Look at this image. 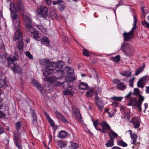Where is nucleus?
Masks as SVG:
<instances>
[{
    "label": "nucleus",
    "instance_id": "nucleus-1",
    "mask_svg": "<svg viewBox=\"0 0 149 149\" xmlns=\"http://www.w3.org/2000/svg\"><path fill=\"white\" fill-rule=\"evenodd\" d=\"M10 10L11 11V16L13 19V24L15 29H16L20 26V21L18 18V16L16 13L19 11H23V6L20 2L16 3H10Z\"/></svg>",
    "mask_w": 149,
    "mask_h": 149
},
{
    "label": "nucleus",
    "instance_id": "nucleus-2",
    "mask_svg": "<svg viewBox=\"0 0 149 149\" xmlns=\"http://www.w3.org/2000/svg\"><path fill=\"white\" fill-rule=\"evenodd\" d=\"M24 19L26 28L33 34V38L35 40L40 41L41 38L38 36V31L33 27L31 17L29 16H24Z\"/></svg>",
    "mask_w": 149,
    "mask_h": 149
},
{
    "label": "nucleus",
    "instance_id": "nucleus-3",
    "mask_svg": "<svg viewBox=\"0 0 149 149\" xmlns=\"http://www.w3.org/2000/svg\"><path fill=\"white\" fill-rule=\"evenodd\" d=\"M21 123L20 121H18L15 123V127L16 131L14 133V140L16 146L19 149H22L21 143L19 142V139L21 137V133L19 132Z\"/></svg>",
    "mask_w": 149,
    "mask_h": 149
},
{
    "label": "nucleus",
    "instance_id": "nucleus-4",
    "mask_svg": "<svg viewBox=\"0 0 149 149\" xmlns=\"http://www.w3.org/2000/svg\"><path fill=\"white\" fill-rule=\"evenodd\" d=\"M134 22L133 24V27L131 30L128 33H126L125 31H124L123 33L124 40L125 41L129 42L131 40L132 38H134V33L136 28L137 19L136 17L134 16Z\"/></svg>",
    "mask_w": 149,
    "mask_h": 149
},
{
    "label": "nucleus",
    "instance_id": "nucleus-5",
    "mask_svg": "<svg viewBox=\"0 0 149 149\" xmlns=\"http://www.w3.org/2000/svg\"><path fill=\"white\" fill-rule=\"evenodd\" d=\"M58 85H61L63 88L62 91L65 95H70L73 96L74 94V89L72 87L69 86V82L68 81H64L61 84L57 82Z\"/></svg>",
    "mask_w": 149,
    "mask_h": 149
},
{
    "label": "nucleus",
    "instance_id": "nucleus-6",
    "mask_svg": "<svg viewBox=\"0 0 149 149\" xmlns=\"http://www.w3.org/2000/svg\"><path fill=\"white\" fill-rule=\"evenodd\" d=\"M125 54L127 56H132L134 52V49L133 46L128 43L124 42L122 45L121 48Z\"/></svg>",
    "mask_w": 149,
    "mask_h": 149
},
{
    "label": "nucleus",
    "instance_id": "nucleus-7",
    "mask_svg": "<svg viewBox=\"0 0 149 149\" xmlns=\"http://www.w3.org/2000/svg\"><path fill=\"white\" fill-rule=\"evenodd\" d=\"M120 110L122 113L121 118L128 121H129L131 117L129 110L125 107L122 106L120 107Z\"/></svg>",
    "mask_w": 149,
    "mask_h": 149
},
{
    "label": "nucleus",
    "instance_id": "nucleus-8",
    "mask_svg": "<svg viewBox=\"0 0 149 149\" xmlns=\"http://www.w3.org/2000/svg\"><path fill=\"white\" fill-rule=\"evenodd\" d=\"M52 67L53 68L54 71L56 70L55 72H61L62 73V71H61L59 68H62L64 65V63L63 61H60L56 62H52L51 64Z\"/></svg>",
    "mask_w": 149,
    "mask_h": 149
},
{
    "label": "nucleus",
    "instance_id": "nucleus-9",
    "mask_svg": "<svg viewBox=\"0 0 149 149\" xmlns=\"http://www.w3.org/2000/svg\"><path fill=\"white\" fill-rule=\"evenodd\" d=\"M48 9L45 6H42L38 8L36 11L38 15H40L42 17L45 18L47 17L49 15L48 13Z\"/></svg>",
    "mask_w": 149,
    "mask_h": 149
},
{
    "label": "nucleus",
    "instance_id": "nucleus-10",
    "mask_svg": "<svg viewBox=\"0 0 149 149\" xmlns=\"http://www.w3.org/2000/svg\"><path fill=\"white\" fill-rule=\"evenodd\" d=\"M95 102L98 110L102 112L104 107V104L102 101L100 99L99 97L96 96L95 98Z\"/></svg>",
    "mask_w": 149,
    "mask_h": 149
},
{
    "label": "nucleus",
    "instance_id": "nucleus-11",
    "mask_svg": "<svg viewBox=\"0 0 149 149\" xmlns=\"http://www.w3.org/2000/svg\"><path fill=\"white\" fill-rule=\"evenodd\" d=\"M72 111L73 113V115L74 116L76 120L78 121H81L82 117L81 115L78 110L74 106L72 107Z\"/></svg>",
    "mask_w": 149,
    "mask_h": 149
},
{
    "label": "nucleus",
    "instance_id": "nucleus-12",
    "mask_svg": "<svg viewBox=\"0 0 149 149\" xmlns=\"http://www.w3.org/2000/svg\"><path fill=\"white\" fill-rule=\"evenodd\" d=\"M140 121V119L138 117H134L129 122L134 125V128L136 129L139 127Z\"/></svg>",
    "mask_w": 149,
    "mask_h": 149
},
{
    "label": "nucleus",
    "instance_id": "nucleus-13",
    "mask_svg": "<svg viewBox=\"0 0 149 149\" xmlns=\"http://www.w3.org/2000/svg\"><path fill=\"white\" fill-rule=\"evenodd\" d=\"M18 53L17 52H15L13 58L9 56L7 58V60L8 62V65L9 66V65L11 63H13V62H14L15 61L18 60Z\"/></svg>",
    "mask_w": 149,
    "mask_h": 149
},
{
    "label": "nucleus",
    "instance_id": "nucleus-14",
    "mask_svg": "<svg viewBox=\"0 0 149 149\" xmlns=\"http://www.w3.org/2000/svg\"><path fill=\"white\" fill-rule=\"evenodd\" d=\"M101 126L102 128V132L104 133H107V130H111L110 126L105 121H103L102 122Z\"/></svg>",
    "mask_w": 149,
    "mask_h": 149
},
{
    "label": "nucleus",
    "instance_id": "nucleus-15",
    "mask_svg": "<svg viewBox=\"0 0 149 149\" xmlns=\"http://www.w3.org/2000/svg\"><path fill=\"white\" fill-rule=\"evenodd\" d=\"M9 67H10L13 71L14 73H20L21 72V68L17 64L15 63H11V64L9 65Z\"/></svg>",
    "mask_w": 149,
    "mask_h": 149
},
{
    "label": "nucleus",
    "instance_id": "nucleus-16",
    "mask_svg": "<svg viewBox=\"0 0 149 149\" xmlns=\"http://www.w3.org/2000/svg\"><path fill=\"white\" fill-rule=\"evenodd\" d=\"M42 71L43 75L45 76H48L55 71L52 66H45V69L43 70Z\"/></svg>",
    "mask_w": 149,
    "mask_h": 149
},
{
    "label": "nucleus",
    "instance_id": "nucleus-17",
    "mask_svg": "<svg viewBox=\"0 0 149 149\" xmlns=\"http://www.w3.org/2000/svg\"><path fill=\"white\" fill-rule=\"evenodd\" d=\"M23 39V38L22 32L19 29H17L15 33L14 37L13 38V40L16 41L17 40H20Z\"/></svg>",
    "mask_w": 149,
    "mask_h": 149
},
{
    "label": "nucleus",
    "instance_id": "nucleus-18",
    "mask_svg": "<svg viewBox=\"0 0 149 149\" xmlns=\"http://www.w3.org/2000/svg\"><path fill=\"white\" fill-rule=\"evenodd\" d=\"M56 116L58 119L62 120L63 122L66 124L69 123V122L66 120L65 117L63 116L61 113L58 111L55 112Z\"/></svg>",
    "mask_w": 149,
    "mask_h": 149
},
{
    "label": "nucleus",
    "instance_id": "nucleus-19",
    "mask_svg": "<svg viewBox=\"0 0 149 149\" xmlns=\"http://www.w3.org/2000/svg\"><path fill=\"white\" fill-rule=\"evenodd\" d=\"M99 120H92L93 125L97 130L99 131L100 132H102V129L101 128V123H100L99 122Z\"/></svg>",
    "mask_w": 149,
    "mask_h": 149
},
{
    "label": "nucleus",
    "instance_id": "nucleus-20",
    "mask_svg": "<svg viewBox=\"0 0 149 149\" xmlns=\"http://www.w3.org/2000/svg\"><path fill=\"white\" fill-rule=\"evenodd\" d=\"M32 82L34 86L36 87L37 89L40 91V92L43 94L42 92L43 91L42 87L41 84L39 83L36 80L34 79L32 80Z\"/></svg>",
    "mask_w": 149,
    "mask_h": 149
},
{
    "label": "nucleus",
    "instance_id": "nucleus-21",
    "mask_svg": "<svg viewBox=\"0 0 149 149\" xmlns=\"http://www.w3.org/2000/svg\"><path fill=\"white\" fill-rule=\"evenodd\" d=\"M130 135L131 139L132 140V141L131 142V144H134L135 145H136L137 146H138V145H139L138 143V142H136L137 138V137L136 135L134 133H133V134H131Z\"/></svg>",
    "mask_w": 149,
    "mask_h": 149
},
{
    "label": "nucleus",
    "instance_id": "nucleus-22",
    "mask_svg": "<svg viewBox=\"0 0 149 149\" xmlns=\"http://www.w3.org/2000/svg\"><path fill=\"white\" fill-rule=\"evenodd\" d=\"M40 63L42 65H45V66H52L51 64L52 63V62H50L49 60L46 59H43L41 60L40 62Z\"/></svg>",
    "mask_w": 149,
    "mask_h": 149
},
{
    "label": "nucleus",
    "instance_id": "nucleus-23",
    "mask_svg": "<svg viewBox=\"0 0 149 149\" xmlns=\"http://www.w3.org/2000/svg\"><path fill=\"white\" fill-rule=\"evenodd\" d=\"M67 142L64 140H60L58 142V147L61 149H62L67 146Z\"/></svg>",
    "mask_w": 149,
    "mask_h": 149
},
{
    "label": "nucleus",
    "instance_id": "nucleus-24",
    "mask_svg": "<svg viewBox=\"0 0 149 149\" xmlns=\"http://www.w3.org/2000/svg\"><path fill=\"white\" fill-rule=\"evenodd\" d=\"M145 67V65L144 63L142 64L141 66L140 67L136 69L135 71V75H138L139 73L142 72Z\"/></svg>",
    "mask_w": 149,
    "mask_h": 149
},
{
    "label": "nucleus",
    "instance_id": "nucleus-25",
    "mask_svg": "<svg viewBox=\"0 0 149 149\" xmlns=\"http://www.w3.org/2000/svg\"><path fill=\"white\" fill-rule=\"evenodd\" d=\"M68 134V132L62 130L57 135L58 137L60 138H64L66 137Z\"/></svg>",
    "mask_w": 149,
    "mask_h": 149
},
{
    "label": "nucleus",
    "instance_id": "nucleus-26",
    "mask_svg": "<svg viewBox=\"0 0 149 149\" xmlns=\"http://www.w3.org/2000/svg\"><path fill=\"white\" fill-rule=\"evenodd\" d=\"M44 114L47 120L48 121L52 127H54L55 125L53 120L51 119L49 115L46 112H45Z\"/></svg>",
    "mask_w": 149,
    "mask_h": 149
},
{
    "label": "nucleus",
    "instance_id": "nucleus-27",
    "mask_svg": "<svg viewBox=\"0 0 149 149\" xmlns=\"http://www.w3.org/2000/svg\"><path fill=\"white\" fill-rule=\"evenodd\" d=\"M79 86L80 89L85 90L88 88V85L87 84L85 83L81 82L79 84Z\"/></svg>",
    "mask_w": 149,
    "mask_h": 149
},
{
    "label": "nucleus",
    "instance_id": "nucleus-28",
    "mask_svg": "<svg viewBox=\"0 0 149 149\" xmlns=\"http://www.w3.org/2000/svg\"><path fill=\"white\" fill-rule=\"evenodd\" d=\"M76 79L75 77L72 76V75H69L67 74L65 77V80L66 81H68V82L69 81H73Z\"/></svg>",
    "mask_w": 149,
    "mask_h": 149
},
{
    "label": "nucleus",
    "instance_id": "nucleus-29",
    "mask_svg": "<svg viewBox=\"0 0 149 149\" xmlns=\"http://www.w3.org/2000/svg\"><path fill=\"white\" fill-rule=\"evenodd\" d=\"M108 135L110 136V138L111 137L113 139V137L114 138H116L118 136V134L117 133L113 132L112 130L111 129L109 130V131L108 133Z\"/></svg>",
    "mask_w": 149,
    "mask_h": 149
},
{
    "label": "nucleus",
    "instance_id": "nucleus-30",
    "mask_svg": "<svg viewBox=\"0 0 149 149\" xmlns=\"http://www.w3.org/2000/svg\"><path fill=\"white\" fill-rule=\"evenodd\" d=\"M115 110L116 109L114 110L112 109L110 110H108L106 109H105L104 111L105 112H107L108 113L109 117H112L114 116L115 114Z\"/></svg>",
    "mask_w": 149,
    "mask_h": 149
},
{
    "label": "nucleus",
    "instance_id": "nucleus-31",
    "mask_svg": "<svg viewBox=\"0 0 149 149\" xmlns=\"http://www.w3.org/2000/svg\"><path fill=\"white\" fill-rule=\"evenodd\" d=\"M64 70L67 73V74L69 75H72L74 73V70L71 68L68 67H66L64 68Z\"/></svg>",
    "mask_w": 149,
    "mask_h": 149
},
{
    "label": "nucleus",
    "instance_id": "nucleus-32",
    "mask_svg": "<svg viewBox=\"0 0 149 149\" xmlns=\"http://www.w3.org/2000/svg\"><path fill=\"white\" fill-rule=\"evenodd\" d=\"M40 41H41L42 43L45 44L47 46H48L49 44L48 39L46 37H43L42 39V38H41V40Z\"/></svg>",
    "mask_w": 149,
    "mask_h": 149
},
{
    "label": "nucleus",
    "instance_id": "nucleus-33",
    "mask_svg": "<svg viewBox=\"0 0 149 149\" xmlns=\"http://www.w3.org/2000/svg\"><path fill=\"white\" fill-rule=\"evenodd\" d=\"M114 140L111 137L110 138L107 142L105 144V145L107 147H110L114 145Z\"/></svg>",
    "mask_w": 149,
    "mask_h": 149
},
{
    "label": "nucleus",
    "instance_id": "nucleus-34",
    "mask_svg": "<svg viewBox=\"0 0 149 149\" xmlns=\"http://www.w3.org/2000/svg\"><path fill=\"white\" fill-rule=\"evenodd\" d=\"M120 74L122 76H126L127 77H128L131 75L132 72L129 70H126L120 72Z\"/></svg>",
    "mask_w": 149,
    "mask_h": 149
},
{
    "label": "nucleus",
    "instance_id": "nucleus-35",
    "mask_svg": "<svg viewBox=\"0 0 149 149\" xmlns=\"http://www.w3.org/2000/svg\"><path fill=\"white\" fill-rule=\"evenodd\" d=\"M24 45L23 39L22 40H18L17 48L20 50H22L23 49Z\"/></svg>",
    "mask_w": 149,
    "mask_h": 149
},
{
    "label": "nucleus",
    "instance_id": "nucleus-36",
    "mask_svg": "<svg viewBox=\"0 0 149 149\" xmlns=\"http://www.w3.org/2000/svg\"><path fill=\"white\" fill-rule=\"evenodd\" d=\"M31 116L32 117V120L33 123L36 122L37 121V116L33 110H31Z\"/></svg>",
    "mask_w": 149,
    "mask_h": 149
},
{
    "label": "nucleus",
    "instance_id": "nucleus-37",
    "mask_svg": "<svg viewBox=\"0 0 149 149\" xmlns=\"http://www.w3.org/2000/svg\"><path fill=\"white\" fill-rule=\"evenodd\" d=\"M72 149H77L79 147L78 144L75 143L71 142L70 145L69 146Z\"/></svg>",
    "mask_w": 149,
    "mask_h": 149
},
{
    "label": "nucleus",
    "instance_id": "nucleus-38",
    "mask_svg": "<svg viewBox=\"0 0 149 149\" xmlns=\"http://www.w3.org/2000/svg\"><path fill=\"white\" fill-rule=\"evenodd\" d=\"M117 143L118 146L123 147H126L127 144L122 140H118L117 141Z\"/></svg>",
    "mask_w": 149,
    "mask_h": 149
},
{
    "label": "nucleus",
    "instance_id": "nucleus-39",
    "mask_svg": "<svg viewBox=\"0 0 149 149\" xmlns=\"http://www.w3.org/2000/svg\"><path fill=\"white\" fill-rule=\"evenodd\" d=\"M125 86L122 82H119L117 84V88L121 90H123Z\"/></svg>",
    "mask_w": 149,
    "mask_h": 149
},
{
    "label": "nucleus",
    "instance_id": "nucleus-40",
    "mask_svg": "<svg viewBox=\"0 0 149 149\" xmlns=\"http://www.w3.org/2000/svg\"><path fill=\"white\" fill-rule=\"evenodd\" d=\"M37 27L43 33H45L47 32L46 29L42 25H37Z\"/></svg>",
    "mask_w": 149,
    "mask_h": 149
},
{
    "label": "nucleus",
    "instance_id": "nucleus-41",
    "mask_svg": "<svg viewBox=\"0 0 149 149\" xmlns=\"http://www.w3.org/2000/svg\"><path fill=\"white\" fill-rule=\"evenodd\" d=\"M136 102V99L135 98H132L128 104V105L130 106L134 105Z\"/></svg>",
    "mask_w": 149,
    "mask_h": 149
},
{
    "label": "nucleus",
    "instance_id": "nucleus-42",
    "mask_svg": "<svg viewBox=\"0 0 149 149\" xmlns=\"http://www.w3.org/2000/svg\"><path fill=\"white\" fill-rule=\"evenodd\" d=\"M123 98L121 97H116V96H114L112 97L111 98V99H112L113 100L115 101H120L123 99Z\"/></svg>",
    "mask_w": 149,
    "mask_h": 149
},
{
    "label": "nucleus",
    "instance_id": "nucleus-43",
    "mask_svg": "<svg viewBox=\"0 0 149 149\" xmlns=\"http://www.w3.org/2000/svg\"><path fill=\"white\" fill-rule=\"evenodd\" d=\"M93 93L94 91L93 90H90L86 92V95L87 97H91L93 96Z\"/></svg>",
    "mask_w": 149,
    "mask_h": 149
},
{
    "label": "nucleus",
    "instance_id": "nucleus-44",
    "mask_svg": "<svg viewBox=\"0 0 149 149\" xmlns=\"http://www.w3.org/2000/svg\"><path fill=\"white\" fill-rule=\"evenodd\" d=\"M144 83L143 81L140 79L137 84L138 86L143 88L145 86Z\"/></svg>",
    "mask_w": 149,
    "mask_h": 149
},
{
    "label": "nucleus",
    "instance_id": "nucleus-45",
    "mask_svg": "<svg viewBox=\"0 0 149 149\" xmlns=\"http://www.w3.org/2000/svg\"><path fill=\"white\" fill-rule=\"evenodd\" d=\"M7 84L6 81L2 79H0V88L2 87L3 86H6Z\"/></svg>",
    "mask_w": 149,
    "mask_h": 149
},
{
    "label": "nucleus",
    "instance_id": "nucleus-46",
    "mask_svg": "<svg viewBox=\"0 0 149 149\" xmlns=\"http://www.w3.org/2000/svg\"><path fill=\"white\" fill-rule=\"evenodd\" d=\"M44 81L49 82H53V77H45L44 79Z\"/></svg>",
    "mask_w": 149,
    "mask_h": 149
},
{
    "label": "nucleus",
    "instance_id": "nucleus-47",
    "mask_svg": "<svg viewBox=\"0 0 149 149\" xmlns=\"http://www.w3.org/2000/svg\"><path fill=\"white\" fill-rule=\"evenodd\" d=\"M111 59L114 61L118 62L120 60V57L119 56H117L115 57L111 58Z\"/></svg>",
    "mask_w": 149,
    "mask_h": 149
},
{
    "label": "nucleus",
    "instance_id": "nucleus-48",
    "mask_svg": "<svg viewBox=\"0 0 149 149\" xmlns=\"http://www.w3.org/2000/svg\"><path fill=\"white\" fill-rule=\"evenodd\" d=\"M141 24L144 27L149 29V23H147L146 21H142Z\"/></svg>",
    "mask_w": 149,
    "mask_h": 149
},
{
    "label": "nucleus",
    "instance_id": "nucleus-49",
    "mask_svg": "<svg viewBox=\"0 0 149 149\" xmlns=\"http://www.w3.org/2000/svg\"><path fill=\"white\" fill-rule=\"evenodd\" d=\"M83 54L87 56L88 57L89 56V52L87 49H84L83 51Z\"/></svg>",
    "mask_w": 149,
    "mask_h": 149
},
{
    "label": "nucleus",
    "instance_id": "nucleus-50",
    "mask_svg": "<svg viewBox=\"0 0 149 149\" xmlns=\"http://www.w3.org/2000/svg\"><path fill=\"white\" fill-rule=\"evenodd\" d=\"M26 56L29 58L30 59H32L33 58L32 55L29 51L25 52Z\"/></svg>",
    "mask_w": 149,
    "mask_h": 149
},
{
    "label": "nucleus",
    "instance_id": "nucleus-51",
    "mask_svg": "<svg viewBox=\"0 0 149 149\" xmlns=\"http://www.w3.org/2000/svg\"><path fill=\"white\" fill-rule=\"evenodd\" d=\"M149 79V78L148 76H146L142 77L140 79L145 83L146 81H148V80Z\"/></svg>",
    "mask_w": 149,
    "mask_h": 149
},
{
    "label": "nucleus",
    "instance_id": "nucleus-52",
    "mask_svg": "<svg viewBox=\"0 0 149 149\" xmlns=\"http://www.w3.org/2000/svg\"><path fill=\"white\" fill-rule=\"evenodd\" d=\"M142 103L139 102H136L134 105H136L138 108H140L141 107V105Z\"/></svg>",
    "mask_w": 149,
    "mask_h": 149
},
{
    "label": "nucleus",
    "instance_id": "nucleus-53",
    "mask_svg": "<svg viewBox=\"0 0 149 149\" xmlns=\"http://www.w3.org/2000/svg\"><path fill=\"white\" fill-rule=\"evenodd\" d=\"M112 105L113 107H117L118 106V103L116 101H114L112 103Z\"/></svg>",
    "mask_w": 149,
    "mask_h": 149
},
{
    "label": "nucleus",
    "instance_id": "nucleus-54",
    "mask_svg": "<svg viewBox=\"0 0 149 149\" xmlns=\"http://www.w3.org/2000/svg\"><path fill=\"white\" fill-rule=\"evenodd\" d=\"M134 93L135 95H137L139 94V91L137 88H135L134 89Z\"/></svg>",
    "mask_w": 149,
    "mask_h": 149
},
{
    "label": "nucleus",
    "instance_id": "nucleus-55",
    "mask_svg": "<svg viewBox=\"0 0 149 149\" xmlns=\"http://www.w3.org/2000/svg\"><path fill=\"white\" fill-rule=\"evenodd\" d=\"M144 98L143 96L140 95L139 96V101L142 103V102L144 100Z\"/></svg>",
    "mask_w": 149,
    "mask_h": 149
},
{
    "label": "nucleus",
    "instance_id": "nucleus-56",
    "mask_svg": "<svg viewBox=\"0 0 149 149\" xmlns=\"http://www.w3.org/2000/svg\"><path fill=\"white\" fill-rule=\"evenodd\" d=\"M64 3L62 1H61V2L59 3L58 5H59V6L61 8L63 7V6H64Z\"/></svg>",
    "mask_w": 149,
    "mask_h": 149
},
{
    "label": "nucleus",
    "instance_id": "nucleus-57",
    "mask_svg": "<svg viewBox=\"0 0 149 149\" xmlns=\"http://www.w3.org/2000/svg\"><path fill=\"white\" fill-rule=\"evenodd\" d=\"M113 82L114 84H117L120 82V81L117 79H114L113 81Z\"/></svg>",
    "mask_w": 149,
    "mask_h": 149
},
{
    "label": "nucleus",
    "instance_id": "nucleus-58",
    "mask_svg": "<svg viewBox=\"0 0 149 149\" xmlns=\"http://www.w3.org/2000/svg\"><path fill=\"white\" fill-rule=\"evenodd\" d=\"M141 10H142V11L143 15V16L145 17L146 16V15H145V11H144V8L143 7H142L141 8Z\"/></svg>",
    "mask_w": 149,
    "mask_h": 149
},
{
    "label": "nucleus",
    "instance_id": "nucleus-59",
    "mask_svg": "<svg viewBox=\"0 0 149 149\" xmlns=\"http://www.w3.org/2000/svg\"><path fill=\"white\" fill-rule=\"evenodd\" d=\"M46 2L48 5H50L52 3V0H46Z\"/></svg>",
    "mask_w": 149,
    "mask_h": 149
},
{
    "label": "nucleus",
    "instance_id": "nucleus-60",
    "mask_svg": "<svg viewBox=\"0 0 149 149\" xmlns=\"http://www.w3.org/2000/svg\"><path fill=\"white\" fill-rule=\"evenodd\" d=\"M3 57L4 56H0V65L3 63Z\"/></svg>",
    "mask_w": 149,
    "mask_h": 149
},
{
    "label": "nucleus",
    "instance_id": "nucleus-61",
    "mask_svg": "<svg viewBox=\"0 0 149 149\" xmlns=\"http://www.w3.org/2000/svg\"><path fill=\"white\" fill-rule=\"evenodd\" d=\"M61 0H58L57 1H53V4L54 5H56L58 4H59V3L61 2Z\"/></svg>",
    "mask_w": 149,
    "mask_h": 149
},
{
    "label": "nucleus",
    "instance_id": "nucleus-62",
    "mask_svg": "<svg viewBox=\"0 0 149 149\" xmlns=\"http://www.w3.org/2000/svg\"><path fill=\"white\" fill-rule=\"evenodd\" d=\"M4 132V130L1 125H0V134H1Z\"/></svg>",
    "mask_w": 149,
    "mask_h": 149
},
{
    "label": "nucleus",
    "instance_id": "nucleus-63",
    "mask_svg": "<svg viewBox=\"0 0 149 149\" xmlns=\"http://www.w3.org/2000/svg\"><path fill=\"white\" fill-rule=\"evenodd\" d=\"M129 83H130V86L131 87H133V81L131 80H129Z\"/></svg>",
    "mask_w": 149,
    "mask_h": 149
},
{
    "label": "nucleus",
    "instance_id": "nucleus-64",
    "mask_svg": "<svg viewBox=\"0 0 149 149\" xmlns=\"http://www.w3.org/2000/svg\"><path fill=\"white\" fill-rule=\"evenodd\" d=\"M146 93L148 94L149 93V86H146Z\"/></svg>",
    "mask_w": 149,
    "mask_h": 149
}]
</instances>
